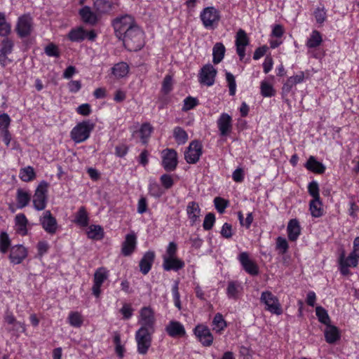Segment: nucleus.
Masks as SVG:
<instances>
[{"mask_svg":"<svg viewBox=\"0 0 359 359\" xmlns=\"http://www.w3.org/2000/svg\"><path fill=\"white\" fill-rule=\"evenodd\" d=\"M121 39L126 48L130 51L140 50L145 43L144 33L138 25L126 31Z\"/></svg>","mask_w":359,"mask_h":359,"instance_id":"f257e3e1","label":"nucleus"},{"mask_svg":"<svg viewBox=\"0 0 359 359\" xmlns=\"http://www.w3.org/2000/svg\"><path fill=\"white\" fill-rule=\"evenodd\" d=\"M95 124L90 121H83L79 123L72 130L71 137L77 143L84 142L89 136L90 132L94 129Z\"/></svg>","mask_w":359,"mask_h":359,"instance_id":"f03ea898","label":"nucleus"},{"mask_svg":"<svg viewBox=\"0 0 359 359\" xmlns=\"http://www.w3.org/2000/svg\"><path fill=\"white\" fill-rule=\"evenodd\" d=\"M137 25L134 18L130 15H124L118 17L113 20V27L114 28L116 36L121 39L122 36L126 33V31L134 28Z\"/></svg>","mask_w":359,"mask_h":359,"instance_id":"7ed1b4c3","label":"nucleus"},{"mask_svg":"<svg viewBox=\"0 0 359 359\" xmlns=\"http://www.w3.org/2000/svg\"><path fill=\"white\" fill-rule=\"evenodd\" d=\"M155 331H151L144 328H140L135 333V340L137 346V352L141 355H145L151 345L152 334Z\"/></svg>","mask_w":359,"mask_h":359,"instance_id":"20e7f679","label":"nucleus"},{"mask_svg":"<svg viewBox=\"0 0 359 359\" xmlns=\"http://www.w3.org/2000/svg\"><path fill=\"white\" fill-rule=\"evenodd\" d=\"M200 18L206 29H213L220 20V15L219 11L215 7L208 6L201 12Z\"/></svg>","mask_w":359,"mask_h":359,"instance_id":"39448f33","label":"nucleus"},{"mask_svg":"<svg viewBox=\"0 0 359 359\" xmlns=\"http://www.w3.org/2000/svg\"><path fill=\"white\" fill-rule=\"evenodd\" d=\"M48 183L41 182L37 187L33 196V205L36 210L45 209L47 203Z\"/></svg>","mask_w":359,"mask_h":359,"instance_id":"423d86ee","label":"nucleus"},{"mask_svg":"<svg viewBox=\"0 0 359 359\" xmlns=\"http://www.w3.org/2000/svg\"><path fill=\"white\" fill-rule=\"evenodd\" d=\"M155 322L154 312L151 307L144 306L140 309L139 323L141 327L140 328L155 331Z\"/></svg>","mask_w":359,"mask_h":359,"instance_id":"0eeeda50","label":"nucleus"},{"mask_svg":"<svg viewBox=\"0 0 359 359\" xmlns=\"http://www.w3.org/2000/svg\"><path fill=\"white\" fill-rule=\"evenodd\" d=\"M261 302L266 306V310L272 313L280 315L283 312L278 298L269 291L263 292L260 298Z\"/></svg>","mask_w":359,"mask_h":359,"instance_id":"6e6552de","label":"nucleus"},{"mask_svg":"<svg viewBox=\"0 0 359 359\" xmlns=\"http://www.w3.org/2000/svg\"><path fill=\"white\" fill-rule=\"evenodd\" d=\"M202 155V144L198 140L192 141L184 152V158L188 163H196Z\"/></svg>","mask_w":359,"mask_h":359,"instance_id":"1a4fd4ad","label":"nucleus"},{"mask_svg":"<svg viewBox=\"0 0 359 359\" xmlns=\"http://www.w3.org/2000/svg\"><path fill=\"white\" fill-rule=\"evenodd\" d=\"M162 165L168 171H173L177 165V154L173 149H165L162 151Z\"/></svg>","mask_w":359,"mask_h":359,"instance_id":"9d476101","label":"nucleus"},{"mask_svg":"<svg viewBox=\"0 0 359 359\" xmlns=\"http://www.w3.org/2000/svg\"><path fill=\"white\" fill-rule=\"evenodd\" d=\"M217 69L210 64L204 65L198 74L199 82L207 86H212L215 83Z\"/></svg>","mask_w":359,"mask_h":359,"instance_id":"9b49d317","label":"nucleus"},{"mask_svg":"<svg viewBox=\"0 0 359 359\" xmlns=\"http://www.w3.org/2000/svg\"><path fill=\"white\" fill-rule=\"evenodd\" d=\"M32 29V18L29 15H23L19 18L16 26V32L20 37L23 38L29 36Z\"/></svg>","mask_w":359,"mask_h":359,"instance_id":"f8f14e48","label":"nucleus"},{"mask_svg":"<svg viewBox=\"0 0 359 359\" xmlns=\"http://www.w3.org/2000/svg\"><path fill=\"white\" fill-rule=\"evenodd\" d=\"M108 271L104 268L100 267L97 269L94 273L93 285L92 287L93 294L99 297L101 294L100 287L102 283L108 278Z\"/></svg>","mask_w":359,"mask_h":359,"instance_id":"ddd939ff","label":"nucleus"},{"mask_svg":"<svg viewBox=\"0 0 359 359\" xmlns=\"http://www.w3.org/2000/svg\"><path fill=\"white\" fill-rule=\"evenodd\" d=\"M40 222L47 233L50 234L55 233L57 229V223L50 210L44 212L43 215L40 218Z\"/></svg>","mask_w":359,"mask_h":359,"instance_id":"4468645a","label":"nucleus"},{"mask_svg":"<svg viewBox=\"0 0 359 359\" xmlns=\"http://www.w3.org/2000/svg\"><path fill=\"white\" fill-rule=\"evenodd\" d=\"M238 260L241 262L243 269L251 276H257L259 273V268L255 262L251 260L249 255L246 252H241L238 256Z\"/></svg>","mask_w":359,"mask_h":359,"instance_id":"2eb2a0df","label":"nucleus"},{"mask_svg":"<svg viewBox=\"0 0 359 359\" xmlns=\"http://www.w3.org/2000/svg\"><path fill=\"white\" fill-rule=\"evenodd\" d=\"M217 127L222 137L227 136L232 130V118L226 113H222L217 121Z\"/></svg>","mask_w":359,"mask_h":359,"instance_id":"dca6fc26","label":"nucleus"},{"mask_svg":"<svg viewBox=\"0 0 359 359\" xmlns=\"http://www.w3.org/2000/svg\"><path fill=\"white\" fill-rule=\"evenodd\" d=\"M27 256V249L22 245H17L11 248L9 259L14 264H20Z\"/></svg>","mask_w":359,"mask_h":359,"instance_id":"f3484780","label":"nucleus"},{"mask_svg":"<svg viewBox=\"0 0 359 359\" xmlns=\"http://www.w3.org/2000/svg\"><path fill=\"white\" fill-rule=\"evenodd\" d=\"M194 333L203 346H208L212 344L213 337L207 327L198 325L194 330Z\"/></svg>","mask_w":359,"mask_h":359,"instance_id":"a211bd4d","label":"nucleus"},{"mask_svg":"<svg viewBox=\"0 0 359 359\" xmlns=\"http://www.w3.org/2000/svg\"><path fill=\"white\" fill-rule=\"evenodd\" d=\"M137 237L135 233H128L126 236L125 241L122 243L121 253L128 257L133 254L136 248Z\"/></svg>","mask_w":359,"mask_h":359,"instance_id":"6ab92c4d","label":"nucleus"},{"mask_svg":"<svg viewBox=\"0 0 359 359\" xmlns=\"http://www.w3.org/2000/svg\"><path fill=\"white\" fill-rule=\"evenodd\" d=\"M155 259V253L154 251L147 252L140 261V271L144 275H147L151 269Z\"/></svg>","mask_w":359,"mask_h":359,"instance_id":"aec40b11","label":"nucleus"},{"mask_svg":"<svg viewBox=\"0 0 359 359\" xmlns=\"http://www.w3.org/2000/svg\"><path fill=\"white\" fill-rule=\"evenodd\" d=\"M184 266V262L176 257H163V267L165 271H178Z\"/></svg>","mask_w":359,"mask_h":359,"instance_id":"412c9836","label":"nucleus"},{"mask_svg":"<svg viewBox=\"0 0 359 359\" xmlns=\"http://www.w3.org/2000/svg\"><path fill=\"white\" fill-rule=\"evenodd\" d=\"M326 326L324 331L325 341L328 344H334L340 339L339 330L336 326L332 325L330 323L326 325Z\"/></svg>","mask_w":359,"mask_h":359,"instance_id":"4be33fe9","label":"nucleus"},{"mask_svg":"<svg viewBox=\"0 0 359 359\" xmlns=\"http://www.w3.org/2000/svg\"><path fill=\"white\" fill-rule=\"evenodd\" d=\"M165 330L172 337H182L185 334L184 326L177 321H171L166 326Z\"/></svg>","mask_w":359,"mask_h":359,"instance_id":"5701e85b","label":"nucleus"},{"mask_svg":"<svg viewBox=\"0 0 359 359\" xmlns=\"http://www.w3.org/2000/svg\"><path fill=\"white\" fill-rule=\"evenodd\" d=\"M288 238L291 241H295L301 231V228L299 222L296 219H291L287 227Z\"/></svg>","mask_w":359,"mask_h":359,"instance_id":"b1692460","label":"nucleus"},{"mask_svg":"<svg viewBox=\"0 0 359 359\" xmlns=\"http://www.w3.org/2000/svg\"><path fill=\"white\" fill-rule=\"evenodd\" d=\"M15 224L16 226V232L21 235L25 236L27 234V226L28 220L23 213L18 214L15 217Z\"/></svg>","mask_w":359,"mask_h":359,"instance_id":"393cba45","label":"nucleus"},{"mask_svg":"<svg viewBox=\"0 0 359 359\" xmlns=\"http://www.w3.org/2000/svg\"><path fill=\"white\" fill-rule=\"evenodd\" d=\"M201 209L198 204L195 201H191L188 203L187 207V213L188 217L191 221V224L193 226L195 224L198 219L199 218Z\"/></svg>","mask_w":359,"mask_h":359,"instance_id":"a878e982","label":"nucleus"},{"mask_svg":"<svg viewBox=\"0 0 359 359\" xmlns=\"http://www.w3.org/2000/svg\"><path fill=\"white\" fill-rule=\"evenodd\" d=\"M93 8L97 14H107L112 10L113 4L108 0H94Z\"/></svg>","mask_w":359,"mask_h":359,"instance_id":"bb28decb","label":"nucleus"},{"mask_svg":"<svg viewBox=\"0 0 359 359\" xmlns=\"http://www.w3.org/2000/svg\"><path fill=\"white\" fill-rule=\"evenodd\" d=\"M79 15H81L83 21L86 23L94 25L97 22L96 14L93 12L90 8L88 6L83 7L79 11Z\"/></svg>","mask_w":359,"mask_h":359,"instance_id":"cd10ccee","label":"nucleus"},{"mask_svg":"<svg viewBox=\"0 0 359 359\" xmlns=\"http://www.w3.org/2000/svg\"><path fill=\"white\" fill-rule=\"evenodd\" d=\"M17 207L22 209L29 203L31 201V194L22 189H18L16 194Z\"/></svg>","mask_w":359,"mask_h":359,"instance_id":"c85d7f7f","label":"nucleus"},{"mask_svg":"<svg viewBox=\"0 0 359 359\" xmlns=\"http://www.w3.org/2000/svg\"><path fill=\"white\" fill-rule=\"evenodd\" d=\"M305 167L309 170L318 174H323L325 170V165L322 163L316 161L313 156L309 158Z\"/></svg>","mask_w":359,"mask_h":359,"instance_id":"c756f323","label":"nucleus"},{"mask_svg":"<svg viewBox=\"0 0 359 359\" xmlns=\"http://www.w3.org/2000/svg\"><path fill=\"white\" fill-rule=\"evenodd\" d=\"M304 73L303 72H300L298 74L295 76H290L283 84V91L285 93H289L294 86H295L297 83H302L304 81Z\"/></svg>","mask_w":359,"mask_h":359,"instance_id":"7c9ffc66","label":"nucleus"},{"mask_svg":"<svg viewBox=\"0 0 359 359\" xmlns=\"http://www.w3.org/2000/svg\"><path fill=\"white\" fill-rule=\"evenodd\" d=\"M243 287L240 283L237 281H229L226 288V294L229 299H238V294L242 291Z\"/></svg>","mask_w":359,"mask_h":359,"instance_id":"2f4dec72","label":"nucleus"},{"mask_svg":"<svg viewBox=\"0 0 359 359\" xmlns=\"http://www.w3.org/2000/svg\"><path fill=\"white\" fill-rule=\"evenodd\" d=\"M358 259L359 257L356 256V254H354L353 251L346 257L343 252L339 257V264H344L350 267H356L358 264Z\"/></svg>","mask_w":359,"mask_h":359,"instance_id":"473e14b6","label":"nucleus"},{"mask_svg":"<svg viewBox=\"0 0 359 359\" xmlns=\"http://www.w3.org/2000/svg\"><path fill=\"white\" fill-rule=\"evenodd\" d=\"M111 72L115 77L118 79L123 78L128 74L129 67L126 62H118L112 67Z\"/></svg>","mask_w":359,"mask_h":359,"instance_id":"72a5a7b5","label":"nucleus"},{"mask_svg":"<svg viewBox=\"0 0 359 359\" xmlns=\"http://www.w3.org/2000/svg\"><path fill=\"white\" fill-rule=\"evenodd\" d=\"M225 53V47L222 43H216L212 49L214 64L219 63L224 58Z\"/></svg>","mask_w":359,"mask_h":359,"instance_id":"f704fd0d","label":"nucleus"},{"mask_svg":"<svg viewBox=\"0 0 359 359\" xmlns=\"http://www.w3.org/2000/svg\"><path fill=\"white\" fill-rule=\"evenodd\" d=\"M88 215L85 207H80L75 215V223L81 226H87L88 225Z\"/></svg>","mask_w":359,"mask_h":359,"instance_id":"c9c22d12","label":"nucleus"},{"mask_svg":"<svg viewBox=\"0 0 359 359\" xmlns=\"http://www.w3.org/2000/svg\"><path fill=\"white\" fill-rule=\"evenodd\" d=\"M323 204L320 199H313L309 204L311 214L314 217H320L323 214Z\"/></svg>","mask_w":359,"mask_h":359,"instance_id":"e433bc0d","label":"nucleus"},{"mask_svg":"<svg viewBox=\"0 0 359 359\" xmlns=\"http://www.w3.org/2000/svg\"><path fill=\"white\" fill-rule=\"evenodd\" d=\"M323 41L320 33L317 30H313L308 39L306 46L308 48H313L319 46Z\"/></svg>","mask_w":359,"mask_h":359,"instance_id":"4c0bfd02","label":"nucleus"},{"mask_svg":"<svg viewBox=\"0 0 359 359\" xmlns=\"http://www.w3.org/2000/svg\"><path fill=\"white\" fill-rule=\"evenodd\" d=\"M67 320L69 325L74 327H80L83 323V317L78 311L70 312Z\"/></svg>","mask_w":359,"mask_h":359,"instance_id":"58836bf2","label":"nucleus"},{"mask_svg":"<svg viewBox=\"0 0 359 359\" xmlns=\"http://www.w3.org/2000/svg\"><path fill=\"white\" fill-rule=\"evenodd\" d=\"M103 229L99 225H91L88 228L87 235L89 238L94 240H100L103 238Z\"/></svg>","mask_w":359,"mask_h":359,"instance_id":"ea45409f","label":"nucleus"},{"mask_svg":"<svg viewBox=\"0 0 359 359\" xmlns=\"http://www.w3.org/2000/svg\"><path fill=\"white\" fill-rule=\"evenodd\" d=\"M19 177L23 182H27L33 180L36 174L32 167L27 166L20 169Z\"/></svg>","mask_w":359,"mask_h":359,"instance_id":"a19ab883","label":"nucleus"},{"mask_svg":"<svg viewBox=\"0 0 359 359\" xmlns=\"http://www.w3.org/2000/svg\"><path fill=\"white\" fill-rule=\"evenodd\" d=\"M173 136L179 144H184L188 140V135L187 132L181 127L175 128Z\"/></svg>","mask_w":359,"mask_h":359,"instance_id":"79ce46f5","label":"nucleus"},{"mask_svg":"<svg viewBox=\"0 0 359 359\" xmlns=\"http://www.w3.org/2000/svg\"><path fill=\"white\" fill-rule=\"evenodd\" d=\"M68 36L72 41H81L86 38V31L82 27L72 29Z\"/></svg>","mask_w":359,"mask_h":359,"instance_id":"37998d69","label":"nucleus"},{"mask_svg":"<svg viewBox=\"0 0 359 359\" xmlns=\"http://www.w3.org/2000/svg\"><path fill=\"white\" fill-rule=\"evenodd\" d=\"M212 323L214 325L213 330L217 332L223 330L226 327V323L223 316L219 313L215 316Z\"/></svg>","mask_w":359,"mask_h":359,"instance_id":"c03bdc74","label":"nucleus"},{"mask_svg":"<svg viewBox=\"0 0 359 359\" xmlns=\"http://www.w3.org/2000/svg\"><path fill=\"white\" fill-rule=\"evenodd\" d=\"M316 314L321 323L325 325L330 323V318L327 311L323 307L320 306H317L316 308Z\"/></svg>","mask_w":359,"mask_h":359,"instance_id":"a18cd8bd","label":"nucleus"},{"mask_svg":"<svg viewBox=\"0 0 359 359\" xmlns=\"http://www.w3.org/2000/svg\"><path fill=\"white\" fill-rule=\"evenodd\" d=\"M11 245V240L6 232H1L0 234V252L1 253L7 252Z\"/></svg>","mask_w":359,"mask_h":359,"instance_id":"49530a36","label":"nucleus"},{"mask_svg":"<svg viewBox=\"0 0 359 359\" xmlns=\"http://www.w3.org/2000/svg\"><path fill=\"white\" fill-rule=\"evenodd\" d=\"M11 27L6 20L4 14L0 13V36H6L11 32Z\"/></svg>","mask_w":359,"mask_h":359,"instance_id":"de8ad7c7","label":"nucleus"},{"mask_svg":"<svg viewBox=\"0 0 359 359\" xmlns=\"http://www.w3.org/2000/svg\"><path fill=\"white\" fill-rule=\"evenodd\" d=\"M249 43V38L243 29H240L236 34V46H247Z\"/></svg>","mask_w":359,"mask_h":359,"instance_id":"09e8293b","label":"nucleus"},{"mask_svg":"<svg viewBox=\"0 0 359 359\" xmlns=\"http://www.w3.org/2000/svg\"><path fill=\"white\" fill-rule=\"evenodd\" d=\"M5 321L9 324L13 325V329L15 330H18L20 328H22V332L25 331V327L23 323L18 322L13 315L11 313H7L4 318Z\"/></svg>","mask_w":359,"mask_h":359,"instance_id":"8fccbe9b","label":"nucleus"},{"mask_svg":"<svg viewBox=\"0 0 359 359\" xmlns=\"http://www.w3.org/2000/svg\"><path fill=\"white\" fill-rule=\"evenodd\" d=\"M261 94L264 97H272L276 94V91L273 86L266 81L261 83Z\"/></svg>","mask_w":359,"mask_h":359,"instance_id":"3c124183","label":"nucleus"},{"mask_svg":"<svg viewBox=\"0 0 359 359\" xmlns=\"http://www.w3.org/2000/svg\"><path fill=\"white\" fill-rule=\"evenodd\" d=\"M13 42L8 38H6L2 41L0 53L5 55L11 53L13 48Z\"/></svg>","mask_w":359,"mask_h":359,"instance_id":"603ef678","label":"nucleus"},{"mask_svg":"<svg viewBox=\"0 0 359 359\" xmlns=\"http://www.w3.org/2000/svg\"><path fill=\"white\" fill-rule=\"evenodd\" d=\"M151 132L152 127L149 123H144L142 125L140 130V133L143 143L147 142V140L150 136Z\"/></svg>","mask_w":359,"mask_h":359,"instance_id":"864d4df0","label":"nucleus"},{"mask_svg":"<svg viewBox=\"0 0 359 359\" xmlns=\"http://www.w3.org/2000/svg\"><path fill=\"white\" fill-rule=\"evenodd\" d=\"M172 78L170 75H166L162 83L161 91L164 94H168L172 90Z\"/></svg>","mask_w":359,"mask_h":359,"instance_id":"5fc2aeb1","label":"nucleus"},{"mask_svg":"<svg viewBox=\"0 0 359 359\" xmlns=\"http://www.w3.org/2000/svg\"><path fill=\"white\" fill-rule=\"evenodd\" d=\"M289 245L285 238L278 237L276 239V249L279 250V254L284 255L287 252Z\"/></svg>","mask_w":359,"mask_h":359,"instance_id":"6e6d98bb","label":"nucleus"},{"mask_svg":"<svg viewBox=\"0 0 359 359\" xmlns=\"http://www.w3.org/2000/svg\"><path fill=\"white\" fill-rule=\"evenodd\" d=\"M308 191L313 199H320L319 187L316 181H312L309 184Z\"/></svg>","mask_w":359,"mask_h":359,"instance_id":"4d7b16f0","label":"nucleus"},{"mask_svg":"<svg viewBox=\"0 0 359 359\" xmlns=\"http://www.w3.org/2000/svg\"><path fill=\"white\" fill-rule=\"evenodd\" d=\"M44 52L49 57H59L60 55L57 46L54 43H49L46 46Z\"/></svg>","mask_w":359,"mask_h":359,"instance_id":"13d9d810","label":"nucleus"},{"mask_svg":"<svg viewBox=\"0 0 359 359\" xmlns=\"http://www.w3.org/2000/svg\"><path fill=\"white\" fill-rule=\"evenodd\" d=\"M226 81L228 82L230 95H234L236 93V84L234 76L230 72H226Z\"/></svg>","mask_w":359,"mask_h":359,"instance_id":"bf43d9fd","label":"nucleus"},{"mask_svg":"<svg viewBox=\"0 0 359 359\" xmlns=\"http://www.w3.org/2000/svg\"><path fill=\"white\" fill-rule=\"evenodd\" d=\"M215 222V216L213 213L209 212L205 217L203 226L205 230H210Z\"/></svg>","mask_w":359,"mask_h":359,"instance_id":"052dcab7","label":"nucleus"},{"mask_svg":"<svg viewBox=\"0 0 359 359\" xmlns=\"http://www.w3.org/2000/svg\"><path fill=\"white\" fill-rule=\"evenodd\" d=\"M149 191L151 196L158 198L161 196L163 194V191L162 190L159 184L156 182L150 183L149 187Z\"/></svg>","mask_w":359,"mask_h":359,"instance_id":"680f3d73","label":"nucleus"},{"mask_svg":"<svg viewBox=\"0 0 359 359\" xmlns=\"http://www.w3.org/2000/svg\"><path fill=\"white\" fill-rule=\"evenodd\" d=\"M214 203L217 210L219 213H223L224 212L225 208L228 205V201L221 197H216L214 199Z\"/></svg>","mask_w":359,"mask_h":359,"instance_id":"e2e57ef3","label":"nucleus"},{"mask_svg":"<svg viewBox=\"0 0 359 359\" xmlns=\"http://www.w3.org/2000/svg\"><path fill=\"white\" fill-rule=\"evenodd\" d=\"M313 15L317 23L323 24L326 20V11L323 7L317 8Z\"/></svg>","mask_w":359,"mask_h":359,"instance_id":"0e129e2a","label":"nucleus"},{"mask_svg":"<svg viewBox=\"0 0 359 359\" xmlns=\"http://www.w3.org/2000/svg\"><path fill=\"white\" fill-rule=\"evenodd\" d=\"M160 180L163 187L166 189H170L174 184L172 177L171 175L168 174H163L161 175Z\"/></svg>","mask_w":359,"mask_h":359,"instance_id":"69168bd1","label":"nucleus"},{"mask_svg":"<svg viewBox=\"0 0 359 359\" xmlns=\"http://www.w3.org/2000/svg\"><path fill=\"white\" fill-rule=\"evenodd\" d=\"M198 104V100L191 96L187 97L184 101L183 111H188Z\"/></svg>","mask_w":359,"mask_h":359,"instance_id":"338daca9","label":"nucleus"},{"mask_svg":"<svg viewBox=\"0 0 359 359\" xmlns=\"http://www.w3.org/2000/svg\"><path fill=\"white\" fill-rule=\"evenodd\" d=\"M133 309L131 306L128 304H124L123 307L121 309L120 312L123 315V318L125 320H128L133 316Z\"/></svg>","mask_w":359,"mask_h":359,"instance_id":"774afa93","label":"nucleus"}]
</instances>
